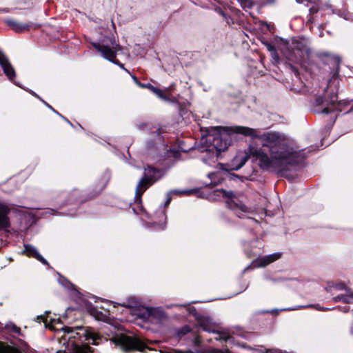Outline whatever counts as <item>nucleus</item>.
<instances>
[{
    "label": "nucleus",
    "instance_id": "obj_19",
    "mask_svg": "<svg viewBox=\"0 0 353 353\" xmlns=\"http://www.w3.org/2000/svg\"><path fill=\"white\" fill-rule=\"evenodd\" d=\"M159 212L161 213V219H162V221L161 223H160V225L163 227L165 224V207H162L161 206L159 208Z\"/></svg>",
    "mask_w": 353,
    "mask_h": 353
},
{
    "label": "nucleus",
    "instance_id": "obj_28",
    "mask_svg": "<svg viewBox=\"0 0 353 353\" xmlns=\"http://www.w3.org/2000/svg\"><path fill=\"white\" fill-rule=\"evenodd\" d=\"M202 326L203 327V330H205L206 332H214V330L208 329L207 327H204L203 325H202Z\"/></svg>",
    "mask_w": 353,
    "mask_h": 353
},
{
    "label": "nucleus",
    "instance_id": "obj_27",
    "mask_svg": "<svg viewBox=\"0 0 353 353\" xmlns=\"http://www.w3.org/2000/svg\"><path fill=\"white\" fill-rule=\"evenodd\" d=\"M212 353H224L223 350H214L212 351ZM225 353H228V351L226 350Z\"/></svg>",
    "mask_w": 353,
    "mask_h": 353
},
{
    "label": "nucleus",
    "instance_id": "obj_13",
    "mask_svg": "<svg viewBox=\"0 0 353 353\" xmlns=\"http://www.w3.org/2000/svg\"><path fill=\"white\" fill-rule=\"evenodd\" d=\"M6 23L12 30H14L16 32H24L28 30V28L30 26L29 24L21 23L12 19H8L6 21Z\"/></svg>",
    "mask_w": 353,
    "mask_h": 353
},
{
    "label": "nucleus",
    "instance_id": "obj_7",
    "mask_svg": "<svg viewBox=\"0 0 353 353\" xmlns=\"http://www.w3.org/2000/svg\"><path fill=\"white\" fill-rule=\"evenodd\" d=\"M281 256V253L275 252L271 254L265 255L262 257H259L254 261V266L257 268H263L270 264L271 263L278 260Z\"/></svg>",
    "mask_w": 353,
    "mask_h": 353
},
{
    "label": "nucleus",
    "instance_id": "obj_33",
    "mask_svg": "<svg viewBox=\"0 0 353 353\" xmlns=\"http://www.w3.org/2000/svg\"><path fill=\"white\" fill-rule=\"evenodd\" d=\"M219 13H220V14H221L223 17H225V13H224L221 10H220L219 11Z\"/></svg>",
    "mask_w": 353,
    "mask_h": 353
},
{
    "label": "nucleus",
    "instance_id": "obj_8",
    "mask_svg": "<svg viewBox=\"0 0 353 353\" xmlns=\"http://www.w3.org/2000/svg\"><path fill=\"white\" fill-rule=\"evenodd\" d=\"M148 312L152 323H162L168 319L165 312L160 307L150 308Z\"/></svg>",
    "mask_w": 353,
    "mask_h": 353
},
{
    "label": "nucleus",
    "instance_id": "obj_32",
    "mask_svg": "<svg viewBox=\"0 0 353 353\" xmlns=\"http://www.w3.org/2000/svg\"><path fill=\"white\" fill-rule=\"evenodd\" d=\"M219 13H220V14H221L223 17H225V13H224L221 10H220L219 11Z\"/></svg>",
    "mask_w": 353,
    "mask_h": 353
},
{
    "label": "nucleus",
    "instance_id": "obj_3",
    "mask_svg": "<svg viewBox=\"0 0 353 353\" xmlns=\"http://www.w3.org/2000/svg\"><path fill=\"white\" fill-rule=\"evenodd\" d=\"M94 46L105 59L119 65L126 72L130 73V72L125 68L123 64L115 60L117 52L120 50V46L114 40L110 41V44L105 43L103 41L101 44L94 43Z\"/></svg>",
    "mask_w": 353,
    "mask_h": 353
},
{
    "label": "nucleus",
    "instance_id": "obj_20",
    "mask_svg": "<svg viewBox=\"0 0 353 353\" xmlns=\"http://www.w3.org/2000/svg\"><path fill=\"white\" fill-rule=\"evenodd\" d=\"M190 332V327L188 326H185L178 330L177 335L178 336L185 335L186 334L189 333Z\"/></svg>",
    "mask_w": 353,
    "mask_h": 353
},
{
    "label": "nucleus",
    "instance_id": "obj_18",
    "mask_svg": "<svg viewBox=\"0 0 353 353\" xmlns=\"http://www.w3.org/2000/svg\"><path fill=\"white\" fill-rule=\"evenodd\" d=\"M352 299H353V294L350 296H341V297H335L334 298V300L335 301H341L343 302H350Z\"/></svg>",
    "mask_w": 353,
    "mask_h": 353
},
{
    "label": "nucleus",
    "instance_id": "obj_21",
    "mask_svg": "<svg viewBox=\"0 0 353 353\" xmlns=\"http://www.w3.org/2000/svg\"><path fill=\"white\" fill-rule=\"evenodd\" d=\"M6 326L8 328L11 330L14 333L20 334V328L16 326L14 324L10 323V324H8Z\"/></svg>",
    "mask_w": 353,
    "mask_h": 353
},
{
    "label": "nucleus",
    "instance_id": "obj_26",
    "mask_svg": "<svg viewBox=\"0 0 353 353\" xmlns=\"http://www.w3.org/2000/svg\"><path fill=\"white\" fill-rule=\"evenodd\" d=\"M61 330H63L65 332H71L72 331V328L71 327H63L61 328Z\"/></svg>",
    "mask_w": 353,
    "mask_h": 353
},
{
    "label": "nucleus",
    "instance_id": "obj_22",
    "mask_svg": "<svg viewBox=\"0 0 353 353\" xmlns=\"http://www.w3.org/2000/svg\"><path fill=\"white\" fill-rule=\"evenodd\" d=\"M270 54H271V57H272L273 61H274V63H279L280 61V58H279V55L277 53L276 50H274V51L271 52Z\"/></svg>",
    "mask_w": 353,
    "mask_h": 353
},
{
    "label": "nucleus",
    "instance_id": "obj_11",
    "mask_svg": "<svg viewBox=\"0 0 353 353\" xmlns=\"http://www.w3.org/2000/svg\"><path fill=\"white\" fill-rule=\"evenodd\" d=\"M152 184L161 178V172L152 167H148L144 169V175L143 176Z\"/></svg>",
    "mask_w": 353,
    "mask_h": 353
},
{
    "label": "nucleus",
    "instance_id": "obj_9",
    "mask_svg": "<svg viewBox=\"0 0 353 353\" xmlns=\"http://www.w3.org/2000/svg\"><path fill=\"white\" fill-rule=\"evenodd\" d=\"M23 253L28 256L33 257L45 265H48V261L41 255L37 249L29 244L24 245Z\"/></svg>",
    "mask_w": 353,
    "mask_h": 353
},
{
    "label": "nucleus",
    "instance_id": "obj_15",
    "mask_svg": "<svg viewBox=\"0 0 353 353\" xmlns=\"http://www.w3.org/2000/svg\"><path fill=\"white\" fill-rule=\"evenodd\" d=\"M80 334V337H83L86 341L92 340L93 345H97L96 341L99 339L98 336L91 330H83V333Z\"/></svg>",
    "mask_w": 353,
    "mask_h": 353
},
{
    "label": "nucleus",
    "instance_id": "obj_10",
    "mask_svg": "<svg viewBox=\"0 0 353 353\" xmlns=\"http://www.w3.org/2000/svg\"><path fill=\"white\" fill-rule=\"evenodd\" d=\"M152 184V183L151 182L142 176V178L139 180L135 190V199L137 201H141V195Z\"/></svg>",
    "mask_w": 353,
    "mask_h": 353
},
{
    "label": "nucleus",
    "instance_id": "obj_31",
    "mask_svg": "<svg viewBox=\"0 0 353 353\" xmlns=\"http://www.w3.org/2000/svg\"><path fill=\"white\" fill-rule=\"evenodd\" d=\"M215 176V174L214 173H210L208 174V177L210 179H212V177H214Z\"/></svg>",
    "mask_w": 353,
    "mask_h": 353
},
{
    "label": "nucleus",
    "instance_id": "obj_25",
    "mask_svg": "<svg viewBox=\"0 0 353 353\" xmlns=\"http://www.w3.org/2000/svg\"><path fill=\"white\" fill-rule=\"evenodd\" d=\"M65 283L63 281H60V283L61 285H63L65 288H69L70 286L74 288V285L72 283H70V281H68L67 280H65Z\"/></svg>",
    "mask_w": 353,
    "mask_h": 353
},
{
    "label": "nucleus",
    "instance_id": "obj_36",
    "mask_svg": "<svg viewBox=\"0 0 353 353\" xmlns=\"http://www.w3.org/2000/svg\"><path fill=\"white\" fill-rule=\"evenodd\" d=\"M170 201V198H168L166 201L165 205H168Z\"/></svg>",
    "mask_w": 353,
    "mask_h": 353
},
{
    "label": "nucleus",
    "instance_id": "obj_6",
    "mask_svg": "<svg viewBox=\"0 0 353 353\" xmlns=\"http://www.w3.org/2000/svg\"><path fill=\"white\" fill-rule=\"evenodd\" d=\"M0 65L2 68L3 72L8 79H12L15 77V71L10 63L8 57L0 50Z\"/></svg>",
    "mask_w": 353,
    "mask_h": 353
},
{
    "label": "nucleus",
    "instance_id": "obj_1",
    "mask_svg": "<svg viewBox=\"0 0 353 353\" xmlns=\"http://www.w3.org/2000/svg\"><path fill=\"white\" fill-rule=\"evenodd\" d=\"M232 132L257 137L260 140L262 148L252 152V156L262 169L282 172L303 159L301 151L295 148L285 136L277 132L258 135L256 130L247 127L236 126L230 129L216 126L207 130V137L216 151L220 152L230 145Z\"/></svg>",
    "mask_w": 353,
    "mask_h": 353
},
{
    "label": "nucleus",
    "instance_id": "obj_23",
    "mask_svg": "<svg viewBox=\"0 0 353 353\" xmlns=\"http://www.w3.org/2000/svg\"><path fill=\"white\" fill-rule=\"evenodd\" d=\"M91 352V347L89 346H83L79 347L77 353H90Z\"/></svg>",
    "mask_w": 353,
    "mask_h": 353
},
{
    "label": "nucleus",
    "instance_id": "obj_16",
    "mask_svg": "<svg viewBox=\"0 0 353 353\" xmlns=\"http://www.w3.org/2000/svg\"><path fill=\"white\" fill-rule=\"evenodd\" d=\"M0 353H19V352L9 347L3 346L0 343Z\"/></svg>",
    "mask_w": 353,
    "mask_h": 353
},
{
    "label": "nucleus",
    "instance_id": "obj_30",
    "mask_svg": "<svg viewBox=\"0 0 353 353\" xmlns=\"http://www.w3.org/2000/svg\"><path fill=\"white\" fill-rule=\"evenodd\" d=\"M303 306H296L295 307H293V308H288V310H296V309H299V308H301L303 307Z\"/></svg>",
    "mask_w": 353,
    "mask_h": 353
},
{
    "label": "nucleus",
    "instance_id": "obj_29",
    "mask_svg": "<svg viewBox=\"0 0 353 353\" xmlns=\"http://www.w3.org/2000/svg\"><path fill=\"white\" fill-rule=\"evenodd\" d=\"M192 192V190H185V191H183L182 193H185V194H189L190 193Z\"/></svg>",
    "mask_w": 353,
    "mask_h": 353
},
{
    "label": "nucleus",
    "instance_id": "obj_35",
    "mask_svg": "<svg viewBox=\"0 0 353 353\" xmlns=\"http://www.w3.org/2000/svg\"><path fill=\"white\" fill-rule=\"evenodd\" d=\"M323 113H328L329 111L327 110V109H324L323 111H322Z\"/></svg>",
    "mask_w": 353,
    "mask_h": 353
},
{
    "label": "nucleus",
    "instance_id": "obj_12",
    "mask_svg": "<svg viewBox=\"0 0 353 353\" xmlns=\"http://www.w3.org/2000/svg\"><path fill=\"white\" fill-rule=\"evenodd\" d=\"M10 212L9 208L4 204H0V230L10 226V220L8 216Z\"/></svg>",
    "mask_w": 353,
    "mask_h": 353
},
{
    "label": "nucleus",
    "instance_id": "obj_2",
    "mask_svg": "<svg viewBox=\"0 0 353 353\" xmlns=\"http://www.w3.org/2000/svg\"><path fill=\"white\" fill-rule=\"evenodd\" d=\"M107 329L110 331V334H108L110 336V341L122 350L125 352L132 350L144 351L146 345L138 338L125 335L121 330L117 329L111 324L107 325Z\"/></svg>",
    "mask_w": 353,
    "mask_h": 353
},
{
    "label": "nucleus",
    "instance_id": "obj_5",
    "mask_svg": "<svg viewBox=\"0 0 353 353\" xmlns=\"http://www.w3.org/2000/svg\"><path fill=\"white\" fill-rule=\"evenodd\" d=\"M251 149L241 150L237 152L232 161L233 170H238L241 168L250 158Z\"/></svg>",
    "mask_w": 353,
    "mask_h": 353
},
{
    "label": "nucleus",
    "instance_id": "obj_14",
    "mask_svg": "<svg viewBox=\"0 0 353 353\" xmlns=\"http://www.w3.org/2000/svg\"><path fill=\"white\" fill-rule=\"evenodd\" d=\"M132 78L134 80V81L136 83V84L138 85L139 87H141V88H147L148 89H151V91L153 92L155 94H157V97H159V98H161V99H164L165 98L164 96H163L162 90H160L159 88H158L157 87H154V86L152 85L150 83L143 84V83H140L138 81L137 78L135 76H134V75L132 76Z\"/></svg>",
    "mask_w": 353,
    "mask_h": 353
},
{
    "label": "nucleus",
    "instance_id": "obj_4",
    "mask_svg": "<svg viewBox=\"0 0 353 353\" xmlns=\"http://www.w3.org/2000/svg\"><path fill=\"white\" fill-rule=\"evenodd\" d=\"M226 199L228 207L234 212L239 218H243L249 212L248 208L232 192H227L224 190H219Z\"/></svg>",
    "mask_w": 353,
    "mask_h": 353
},
{
    "label": "nucleus",
    "instance_id": "obj_34",
    "mask_svg": "<svg viewBox=\"0 0 353 353\" xmlns=\"http://www.w3.org/2000/svg\"><path fill=\"white\" fill-rule=\"evenodd\" d=\"M45 104L47 105V107H48V108H49L50 109L52 110L54 112H56L57 114H58L55 110H54L52 109V108L50 105H48V104H47L46 103H45Z\"/></svg>",
    "mask_w": 353,
    "mask_h": 353
},
{
    "label": "nucleus",
    "instance_id": "obj_24",
    "mask_svg": "<svg viewBox=\"0 0 353 353\" xmlns=\"http://www.w3.org/2000/svg\"><path fill=\"white\" fill-rule=\"evenodd\" d=\"M265 46H266V48H267L268 50L270 52H271L274 51V50H276V49H275V48L274 47V46H273V45H272V44H271V43H265Z\"/></svg>",
    "mask_w": 353,
    "mask_h": 353
},
{
    "label": "nucleus",
    "instance_id": "obj_17",
    "mask_svg": "<svg viewBox=\"0 0 353 353\" xmlns=\"http://www.w3.org/2000/svg\"><path fill=\"white\" fill-rule=\"evenodd\" d=\"M238 1L244 9L250 8L253 5L250 0H238Z\"/></svg>",
    "mask_w": 353,
    "mask_h": 353
}]
</instances>
